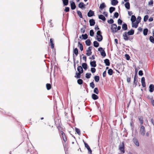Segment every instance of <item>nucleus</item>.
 I'll return each mask as SVG.
<instances>
[{
  "mask_svg": "<svg viewBox=\"0 0 154 154\" xmlns=\"http://www.w3.org/2000/svg\"><path fill=\"white\" fill-rule=\"evenodd\" d=\"M83 142L84 143L85 147L88 150V153L89 154H92V151L89 146L88 145L87 143H86L84 141V140H83Z\"/></svg>",
  "mask_w": 154,
  "mask_h": 154,
  "instance_id": "obj_6",
  "label": "nucleus"
},
{
  "mask_svg": "<svg viewBox=\"0 0 154 154\" xmlns=\"http://www.w3.org/2000/svg\"><path fill=\"white\" fill-rule=\"evenodd\" d=\"M123 38L125 41H127L129 40L130 41H132V40L133 39V37H130L129 36H123Z\"/></svg>",
  "mask_w": 154,
  "mask_h": 154,
  "instance_id": "obj_11",
  "label": "nucleus"
},
{
  "mask_svg": "<svg viewBox=\"0 0 154 154\" xmlns=\"http://www.w3.org/2000/svg\"><path fill=\"white\" fill-rule=\"evenodd\" d=\"M77 66V70L78 72H83L84 70L83 69H82V67L81 66H79L78 65Z\"/></svg>",
  "mask_w": 154,
  "mask_h": 154,
  "instance_id": "obj_27",
  "label": "nucleus"
},
{
  "mask_svg": "<svg viewBox=\"0 0 154 154\" xmlns=\"http://www.w3.org/2000/svg\"><path fill=\"white\" fill-rule=\"evenodd\" d=\"M90 65L91 67H96L97 66L96 61L95 60L93 61L91 60L90 62Z\"/></svg>",
  "mask_w": 154,
  "mask_h": 154,
  "instance_id": "obj_15",
  "label": "nucleus"
},
{
  "mask_svg": "<svg viewBox=\"0 0 154 154\" xmlns=\"http://www.w3.org/2000/svg\"><path fill=\"white\" fill-rule=\"evenodd\" d=\"M85 43L87 46H90L91 43V40L90 39H87L85 41Z\"/></svg>",
  "mask_w": 154,
  "mask_h": 154,
  "instance_id": "obj_36",
  "label": "nucleus"
},
{
  "mask_svg": "<svg viewBox=\"0 0 154 154\" xmlns=\"http://www.w3.org/2000/svg\"><path fill=\"white\" fill-rule=\"evenodd\" d=\"M78 46L79 48L80 49L81 51H82L83 50V45L79 41L78 42Z\"/></svg>",
  "mask_w": 154,
  "mask_h": 154,
  "instance_id": "obj_30",
  "label": "nucleus"
},
{
  "mask_svg": "<svg viewBox=\"0 0 154 154\" xmlns=\"http://www.w3.org/2000/svg\"><path fill=\"white\" fill-rule=\"evenodd\" d=\"M141 17L140 16H138L137 18L136 22L137 23H139L141 21Z\"/></svg>",
  "mask_w": 154,
  "mask_h": 154,
  "instance_id": "obj_60",
  "label": "nucleus"
},
{
  "mask_svg": "<svg viewBox=\"0 0 154 154\" xmlns=\"http://www.w3.org/2000/svg\"><path fill=\"white\" fill-rule=\"evenodd\" d=\"M60 133L62 135L64 141L66 142L67 140V138L65 134L63 131L62 129L60 130Z\"/></svg>",
  "mask_w": 154,
  "mask_h": 154,
  "instance_id": "obj_12",
  "label": "nucleus"
},
{
  "mask_svg": "<svg viewBox=\"0 0 154 154\" xmlns=\"http://www.w3.org/2000/svg\"><path fill=\"white\" fill-rule=\"evenodd\" d=\"M134 30L133 29H131L130 30H129L128 32H125L122 35V36H130L132 35H134Z\"/></svg>",
  "mask_w": 154,
  "mask_h": 154,
  "instance_id": "obj_2",
  "label": "nucleus"
},
{
  "mask_svg": "<svg viewBox=\"0 0 154 154\" xmlns=\"http://www.w3.org/2000/svg\"><path fill=\"white\" fill-rule=\"evenodd\" d=\"M138 23L137 22H133L132 23V27L133 28H136L138 26Z\"/></svg>",
  "mask_w": 154,
  "mask_h": 154,
  "instance_id": "obj_34",
  "label": "nucleus"
},
{
  "mask_svg": "<svg viewBox=\"0 0 154 154\" xmlns=\"http://www.w3.org/2000/svg\"><path fill=\"white\" fill-rule=\"evenodd\" d=\"M130 126L131 128V130L132 132V134H133V132L134 130V123L132 122H131L130 123Z\"/></svg>",
  "mask_w": 154,
  "mask_h": 154,
  "instance_id": "obj_53",
  "label": "nucleus"
},
{
  "mask_svg": "<svg viewBox=\"0 0 154 154\" xmlns=\"http://www.w3.org/2000/svg\"><path fill=\"white\" fill-rule=\"evenodd\" d=\"M153 0H150L149 2H148V5H153Z\"/></svg>",
  "mask_w": 154,
  "mask_h": 154,
  "instance_id": "obj_64",
  "label": "nucleus"
},
{
  "mask_svg": "<svg viewBox=\"0 0 154 154\" xmlns=\"http://www.w3.org/2000/svg\"><path fill=\"white\" fill-rule=\"evenodd\" d=\"M87 16L88 17H91L93 16H95L94 11L91 10H89L87 13Z\"/></svg>",
  "mask_w": 154,
  "mask_h": 154,
  "instance_id": "obj_10",
  "label": "nucleus"
},
{
  "mask_svg": "<svg viewBox=\"0 0 154 154\" xmlns=\"http://www.w3.org/2000/svg\"><path fill=\"white\" fill-rule=\"evenodd\" d=\"M119 16V14L117 12H115L114 13V15L112 17L113 19H114L115 18H117Z\"/></svg>",
  "mask_w": 154,
  "mask_h": 154,
  "instance_id": "obj_49",
  "label": "nucleus"
},
{
  "mask_svg": "<svg viewBox=\"0 0 154 154\" xmlns=\"http://www.w3.org/2000/svg\"><path fill=\"white\" fill-rule=\"evenodd\" d=\"M77 14L79 17L81 18H83L81 12L80 11H77Z\"/></svg>",
  "mask_w": 154,
  "mask_h": 154,
  "instance_id": "obj_44",
  "label": "nucleus"
},
{
  "mask_svg": "<svg viewBox=\"0 0 154 154\" xmlns=\"http://www.w3.org/2000/svg\"><path fill=\"white\" fill-rule=\"evenodd\" d=\"M149 18V16L148 15H146L144 16L143 18V21L144 22H146L148 20Z\"/></svg>",
  "mask_w": 154,
  "mask_h": 154,
  "instance_id": "obj_54",
  "label": "nucleus"
},
{
  "mask_svg": "<svg viewBox=\"0 0 154 154\" xmlns=\"http://www.w3.org/2000/svg\"><path fill=\"white\" fill-rule=\"evenodd\" d=\"M154 91V85L153 84H151L149 86V91L151 92H152Z\"/></svg>",
  "mask_w": 154,
  "mask_h": 154,
  "instance_id": "obj_20",
  "label": "nucleus"
},
{
  "mask_svg": "<svg viewBox=\"0 0 154 154\" xmlns=\"http://www.w3.org/2000/svg\"><path fill=\"white\" fill-rule=\"evenodd\" d=\"M91 74L90 73H87L85 74V78L87 79H89L90 78Z\"/></svg>",
  "mask_w": 154,
  "mask_h": 154,
  "instance_id": "obj_48",
  "label": "nucleus"
},
{
  "mask_svg": "<svg viewBox=\"0 0 154 154\" xmlns=\"http://www.w3.org/2000/svg\"><path fill=\"white\" fill-rule=\"evenodd\" d=\"M88 35L87 33H85L84 34H82V36H80L79 38L83 40H86L88 38Z\"/></svg>",
  "mask_w": 154,
  "mask_h": 154,
  "instance_id": "obj_14",
  "label": "nucleus"
},
{
  "mask_svg": "<svg viewBox=\"0 0 154 154\" xmlns=\"http://www.w3.org/2000/svg\"><path fill=\"white\" fill-rule=\"evenodd\" d=\"M90 25L91 26H94L95 23V20L93 19H91L89 20Z\"/></svg>",
  "mask_w": 154,
  "mask_h": 154,
  "instance_id": "obj_21",
  "label": "nucleus"
},
{
  "mask_svg": "<svg viewBox=\"0 0 154 154\" xmlns=\"http://www.w3.org/2000/svg\"><path fill=\"white\" fill-rule=\"evenodd\" d=\"M70 8L69 7H65V8L64 10V11L66 12H68L69 11Z\"/></svg>",
  "mask_w": 154,
  "mask_h": 154,
  "instance_id": "obj_61",
  "label": "nucleus"
},
{
  "mask_svg": "<svg viewBox=\"0 0 154 154\" xmlns=\"http://www.w3.org/2000/svg\"><path fill=\"white\" fill-rule=\"evenodd\" d=\"M73 54H75V56H77L79 54V51L78 49L76 48H74V46L73 47Z\"/></svg>",
  "mask_w": 154,
  "mask_h": 154,
  "instance_id": "obj_17",
  "label": "nucleus"
},
{
  "mask_svg": "<svg viewBox=\"0 0 154 154\" xmlns=\"http://www.w3.org/2000/svg\"><path fill=\"white\" fill-rule=\"evenodd\" d=\"M92 48V46H90L88 48V49L86 50L87 53H86V54L87 56H90L91 55L92 53L91 51Z\"/></svg>",
  "mask_w": 154,
  "mask_h": 154,
  "instance_id": "obj_9",
  "label": "nucleus"
},
{
  "mask_svg": "<svg viewBox=\"0 0 154 154\" xmlns=\"http://www.w3.org/2000/svg\"><path fill=\"white\" fill-rule=\"evenodd\" d=\"M106 7V5L104 2H103L100 5L99 9L100 10H102Z\"/></svg>",
  "mask_w": 154,
  "mask_h": 154,
  "instance_id": "obj_24",
  "label": "nucleus"
},
{
  "mask_svg": "<svg viewBox=\"0 0 154 154\" xmlns=\"http://www.w3.org/2000/svg\"><path fill=\"white\" fill-rule=\"evenodd\" d=\"M94 32L93 29H91L90 31L89 34L90 36L93 37L94 35Z\"/></svg>",
  "mask_w": 154,
  "mask_h": 154,
  "instance_id": "obj_51",
  "label": "nucleus"
},
{
  "mask_svg": "<svg viewBox=\"0 0 154 154\" xmlns=\"http://www.w3.org/2000/svg\"><path fill=\"white\" fill-rule=\"evenodd\" d=\"M94 79L96 82H98L100 80V77L99 76L95 75L94 77Z\"/></svg>",
  "mask_w": 154,
  "mask_h": 154,
  "instance_id": "obj_42",
  "label": "nucleus"
},
{
  "mask_svg": "<svg viewBox=\"0 0 154 154\" xmlns=\"http://www.w3.org/2000/svg\"><path fill=\"white\" fill-rule=\"evenodd\" d=\"M148 29L147 28H145L143 30V34L144 36H146L147 35Z\"/></svg>",
  "mask_w": 154,
  "mask_h": 154,
  "instance_id": "obj_40",
  "label": "nucleus"
},
{
  "mask_svg": "<svg viewBox=\"0 0 154 154\" xmlns=\"http://www.w3.org/2000/svg\"><path fill=\"white\" fill-rule=\"evenodd\" d=\"M122 29L124 31H126L128 30V26L127 24L123 22L122 26Z\"/></svg>",
  "mask_w": 154,
  "mask_h": 154,
  "instance_id": "obj_18",
  "label": "nucleus"
},
{
  "mask_svg": "<svg viewBox=\"0 0 154 154\" xmlns=\"http://www.w3.org/2000/svg\"><path fill=\"white\" fill-rule=\"evenodd\" d=\"M138 82L137 79H134V82H133V85H134V87H135L137 85V83Z\"/></svg>",
  "mask_w": 154,
  "mask_h": 154,
  "instance_id": "obj_55",
  "label": "nucleus"
},
{
  "mask_svg": "<svg viewBox=\"0 0 154 154\" xmlns=\"http://www.w3.org/2000/svg\"><path fill=\"white\" fill-rule=\"evenodd\" d=\"M94 46L95 48H97L99 46V43L97 41H95L93 42Z\"/></svg>",
  "mask_w": 154,
  "mask_h": 154,
  "instance_id": "obj_38",
  "label": "nucleus"
},
{
  "mask_svg": "<svg viewBox=\"0 0 154 154\" xmlns=\"http://www.w3.org/2000/svg\"><path fill=\"white\" fill-rule=\"evenodd\" d=\"M111 29L112 33H115L116 32H115V31L117 29V25L115 23L112 24L111 26Z\"/></svg>",
  "mask_w": 154,
  "mask_h": 154,
  "instance_id": "obj_5",
  "label": "nucleus"
},
{
  "mask_svg": "<svg viewBox=\"0 0 154 154\" xmlns=\"http://www.w3.org/2000/svg\"><path fill=\"white\" fill-rule=\"evenodd\" d=\"M149 40L151 43H154V38L153 36H150L149 38Z\"/></svg>",
  "mask_w": 154,
  "mask_h": 154,
  "instance_id": "obj_50",
  "label": "nucleus"
},
{
  "mask_svg": "<svg viewBox=\"0 0 154 154\" xmlns=\"http://www.w3.org/2000/svg\"><path fill=\"white\" fill-rule=\"evenodd\" d=\"M138 75L140 76H142L143 75V71L142 70H140L138 72Z\"/></svg>",
  "mask_w": 154,
  "mask_h": 154,
  "instance_id": "obj_62",
  "label": "nucleus"
},
{
  "mask_svg": "<svg viewBox=\"0 0 154 154\" xmlns=\"http://www.w3.org/2000/svg\"><path fill=\"white\" fill-rule=\"evenodd\" d=\"M50 44L51 48L52 49H54V43L53 39L51 38L50 39Z\"/></svg>",
  "mask_w": 154,
  "mask_h": 154,
  "instance_id": "obj_16",
  "label": "nucleus"
},
{
  "mask_svg": "<svg viewBox=\"0 0 154 154\" xmlns=\"http://www.w3.org/2000/svg\"><path fill=\"white\" fill-rule=\"evenodd\" d=\"M98 51L100 53L101 56L103 57H104L106 56V53L104 51V49L100 47L98 49Z\"/></svg>",
  "mask_w": 154,
  "mask_h": 154,
  "instance_id": "obj_3",
  "label": "nucleus"
},
{
  "mask_svg": "<svg viewBox=\"0 0 154 154\" xmlns=\"http://www.w3.org/2000/svg\"><path fill=\"white\" fill-rule=\"evenodd\" d=\"M125 143L124 142H122V144H120L119 146V149L123 153L125 152Z\"/></svg>",
  "mask_w": 154,
  "mask_h": 154,
  "instance_id": "obj_4",
  "label": "nucleus"
},
{
  "mask_svg": "<svg viewBox=\"0 0 154 154\" xmlns=\"http://www.w3.org/2000/svg\"><path fill=\"white\" fill-rule=\"evenodd\" d=\"M104 61L106 66H110V62L109 59H106L104 60Z\"/></svg>",
  "mask_w": 154,
  "mask_h": 154,
  "instance_id": "obj_25",
  "label": "nucleus"
},
{
  "mask_svg": "<svg viewBox=\"0 0 154 154\" xmlns=\"http://www.w3.org/2000/svg\"><path fill=\"white\" fill-rule=\"evenodd\" d=\"M83 73L76 72L75 75L74 77L77 79H80L81 77V74Z\"/></svg>",
  "mask_w": 154,
  "mask_h": 154,
  "instance_id": "obj_23",
  "label": "nucleus"
},
{
  "mask_svg": "<svg viewBox=\"0 0 154 154\" xmlns=\"http://www.w3.org/2000/svg\"><path fill=\"white\" fill-rule=\"evenodd\" d=\"M75 131L79 135H80L81 134V132L80 130L79 129L77 128L76 127H75Z\"/></svg>",
  "mask_w": 154,
  "mask_h": 154,
  "instance_id": "obj_45",
  "label": "nucleus"
},
{
  "mask_svg": "<svg viewBox=\"0 0 154 154\" xmlns=\"http://www.w3.org/2000/svg\"><path fill=\"white\" fill-rule=\"evenodd\" d=\"M85 5L82 2H80L78 4L79 8L82 9H83L85 8Z\"/></svg>",
  "mask_w": 154,
  "mask_h": 154,
  "instance_id": "obj_13",
  "label": "nucleus"
},
{
  "mask_svg": "<svg viewBox=\"0 0 154 154\" xmlns=\"http://www.w3.org/2000/svg\"><path fill=\"white\" fill-rule=\"evenodd\" d=\"M77 83L79 85H82L83 83V80L80 79H79L77 80Z\"/></svg>",
  "mask_w": 154,
  "mask_h": 154,
  "instance_id": "obj_43",
  "label": "nucleus"
},
{
  "mask_svg": "<svg viewBox=\"0 0 154 154\" xmlns=\"http://www.w3.org/2000/svg\"><path fill=\"white\" fill-rule=\"evenodd\" d=\"M114 21L112 18H110L109 20H107V22L108 23L110 24H113Z\"/></svg>",
  "mask_w": 154,
  "mask_h": 154,
  "instance_id": "obj_52",
  "label": "nucleus"
},
{
  "mask_svg": "<svg viewBox=\"0 0 154 154\" xmlns=\"http://www.w3.org/2000/svg\"><path fill=\"white\" fill-rule=\"evenodd\" d=\"M118 0H113L111 2V4L113 6H116L118 3Z\"/></svg>",
  "mask_w": 154,
  "mask_h": 154,
  "instance_id": "obj_28",
  "label": "nucleus"
},
{
  "mask_svg": "<svg viewBox=\"0 0 154 154\" xmlns=\"http://www.w3.org/2000/svg\"><path fill=\"white\" fill-rule=\"evenodd\" d=\"M133 141L134 143L137 146H139V141L137 138H134L133 139Z\"/></svg>",
  "mask_w": 154,
  "mask_h": 154,
  "instance_id": "obj_22",
  "label": "nucleus"
},
{
  "mask_svg": "<svg viewBox=\"0 0 154 154\" xmlns=\"http://www.w3.org/2000/svg\"><path fill=\"white\" fill-rule=\"evenodd\" d=\"M63 6H67L69 2V0H62Z\"/></svg>",
  "mask_w": 154,
  "mask_h": 154,
  "instance_id": "obj_33",
  "label": "nucleus"
},
{
  "mask_svg": "<svg viewBox=\"0 0 154 154\" xmlns=\"http://www.w3.org/2000/svg\"><path fill=\"white\" fill-rule=\"evenodd\" d=\"M118 23L119 25H121L123 22V21L122 20H121L120 19H119L118 20Z\"/></svg>",
  "mask_w": 154,
  "mask_h": 154,
  "instance_id": "obj_59",
  "label": "nucleus"
},
{
  "mask_svg": "<svg viewBox=\"0 0 154 154\" xmlns=\"http://www.w3.org/2000/svg\"><path fill=\"white\" fill-rule=\"evenodd\" d=\"M140 131L141 135L142 136H144L145 133V127L143 126L142 125L141 126Z\"/></svg>",
  "mask_w": 154,
  "mask_h": 154,
  "instance_id": "obj_8",
  "label": "nucleus"
},
{
  "mask_svg": "<svg viewBox=\"0 0 154 154\" xmlns=\"http://www.w3.org/2000/svg\"><path fill=\"white\" fill-rule=\"evenodd\" d=\"M96 94H92L91 95V97L93 100H95L98 98V96Z\"/></svg>",
  "mask_w": 154,
  "mask_h": 154,
  "instance_id": "obj_32",
  "label": "nucleus"
},
{
  "mask_svg": "<svg viewBox=\"0 0 154 154\" xmlns=\"http://www.w3.org/2000/svg\"><path fill=\"white\" fill-rule=\"evenodd\" d=\"M102 32L101 30H98L97 33V38L96 39L99 42H101L103 39V37L102 35Z\"/></svg>",
  "mask_w": 154,
  "mask_h": 154,
  "instance_id": "obj_1",
  "label": "nucleus"
},
{
  "mask_svg": "<svg viewBox=\"0 0 154 154\" xmlns=\"http://www.w3.org/2000/svg\"><path fill=\"white\" fill-rule=\"evenodd\" d=\"M98 18L103 21H105L106 20V18L102 14L99 15L98 16Z\"/></svg>",
  "mask_w": 154,
  "mask_h": 154,
  "instance_id": "obj_29",
  "label": "nucleus"
},
{
  "mask_svg": "<svg viewBox=\"0 0 154 154\" xmlns=\"http://www.w3.org/2000/svg\"><path fill=\"white\" fill-rule=\"evenodd\" d=\"M46 88L47 90H50L51 88V84L49 83H47L46 84Z\"/></svg>",
  "mask_w": 154,
  "mask_h": 154,
  "instance_id": "obj_46",
  "label": "nucleus"
},
{
  "mask_svg": "<svg viewBox=\"0 0 154 154\" xmlns=\"http://www.w3.org/2000/svg\"><path fill=\"white\" fill-rule=\"evenodd\" d=\"M94 92L97 94H98L99 93V90L97 87L95 88L93 91Z\"/></svg>",
  "mask_w": 154,
  "mask_h": 154,
  "instance_id": "obj_47",
  "label": "nucleus"
},
{
  "mask_svg": "<svg viewBox=\"0 0 154 154\" xmlns=\"http://www.w3.org/2000/svg\"><path fill=\"white\" fill-rule=\"evenodd\" d=\"M125 6L127 10H129L130 9V4L129 2H125Z\"/></svg>",
  "mask_w": 154,
  "mask_h": 154,
  "instance_id": "obj_31",
  "label": "nucleus"
},
{
  "mask_svg": "<svg viewBox=\"0 0 154 154\" xmlns=\"http://www.w3.org/2000/svg\"><path fill=\"white\" fill-rule=\"evenodd\" d=\"M141 82L142 86L143 88H145L146 87V83L145 82V78L144 77H142L141 79Z\"/></svg>",
  "mask_w": 154,
  "mask_h": 154,
  "instance_id": "obj_19",
  "label": "nucleus"
},
{
  "mask_svg": "<svg viewBox=\"0 0 154 154\" xmlns=\"http://www.w3.org/2000/svg\"><path fill=\"white\" fill-rule=\"evenodd\" d=\"M82 69H84L85 70H86L88 69V66L87 64L86 63H82Z\"/></svg>",
  "mask_w": 154,
  "mask_h": 154,
  "instance_id": "obj_26",
  "label": "nucleus"
},
{
  "mask_svg": "<svg viewBox=\"0 0 154 154\" xmlns=\"http://www.w3.org/2000/svg\"><path fill=\"white\" fill-rule=\"evenodd\" d=\"M91 71L92 73H94L95 72L96 69L95 67H92L91 68Z\"/></svg>",
  "mask_w": 154,
  "mask_h": 154,
  "instance_id": "obj_58",
  "label": "nucleus"
},
{
  "mask_svg": "<svg viewBox=\"0 0 154 154\" xmlns=\"http://www.w3.org/2000/svg\"><path fill=\"white\" fill-rule=\"evenodd\" d=\"M136 17L134 15H132L131 18V21L132 23L134 22L136 20Z\"/></svg>",
  "mask_w": 154,
  "mask_h": 154,
  "instance_id": "obj_41",
  "label": "nucleus"
},
{
  "mask_svg": "<svg viewBox=\"0 0 154 154\" xmlns=\"http://www.w3.org/2000/svg\"><path fill=\"white\" fill-rule=\"evenodd\" d=\"M116 10V8L113 7H111L109 8V12L110 14H112L113 11Z\"/></svg>",
  "mask_w": 154,
  "mask_h": 154,
  "instance_id": "obj_37",
  "label": "nucleus"
},
{
  "mask_svg": "<svg viewBox=\"0 0 154 154\" xmlns=\"http://www.w3.org/2000/svg\"><path fill=\"white\" fill-rule=\"evenodd\" d=\"M82 56H83L82 57L83 59L85 60V62H86L87 61V57L85 55L83 54H82Z\"/></svg>",
  "mask_w": 154,
  "mask_h": 154,
  "instance_id": "obj_63",
  "label": "nucleus"
},
{
  "mask_svg": "<svg viewBox=\"0 0 154 154\" xmlns=\"http://www.w3.org/2000/svg\"><path fill=\"white\" fill-rule=\"evenodd\" d=\"M69 3L70 5L71 9L72 10H75L76 8V6L75 2L72 0L70 1Z\"/></svg>",
  "mask_w": 154,
  "mask_h": 154,
  "instance_id": "obj_7",
  "label": "nucleus"
},
{
  "mask_svg": "<svg viewBox=\"0 0 154 154\" xmlns=\"http://www.w3.org/2000/svg\"><path fill=\"white\" fill-rule=\"evenodd\" d=\"M125 56L127 60H129L130 59V57L129 54H125Z\"/></svg>",
  "mask_w": 154,
  "mask_h": 154,
  "instance_id": "obj_57",
  "label": "nucleus"
},
{
  "mask_svg": "<svg viewBox=\"0 0 154 154\" xmlns=\"http://www.w3.org/2000/svg\"><path fill=\"white\" fill-rule=\"evenodd\" d=\"M138 119L140 122V125H142L143 123V117L141 116H138Z\"/></svg>",
  "mask_w": 154,
  "mask_h": 154,
  "instance_id": "obj_35",
  "label": "nucleus"
},
{
  "mask_svg": "<svg viewBox=\"0 0 154 154\" xmlns=\"http://www.w3.org/2000/svg\"><path fill=\"white\" fill-rule=\"evenodd\" d=\"M90 87L92 89L94 88L95 87V85L93 82H92L90 84Z\"/></svg>",
  "mask_w": 154,
  "mask_h": 154,
  "instance_id": "obj_56",
  "label": "nucleus"
},
{
  "mask_svg": "<svg viewBox=\"0 0 154 154\" xmlns=\"http://www.w3.org/2000/svg\"><path fill=\"white\" fill-rule=\"evenodd\" d=\"M107 73L109 75H112L113 73V70L111 68L109 69Z\"/></svg>",
  "mask_w": 154,
  "mask_h": 154,
  "instance_id": "obj_39",
  "label": "nucleus"
}]
</instances>
